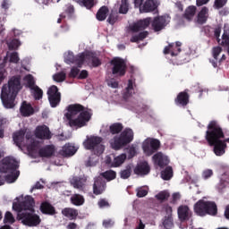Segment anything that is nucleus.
<instances>
[{
    "label": "nucleus",
    "mask_w": 229,
    "mask_h": 229,
    "mask_svg": "<svg viewBox=\"0 0 229 229\" xmlns=\"http://www.w3.org/2000/svg\"><path fill=\"white\" fill-rule=\"evenodd\" d=\"M205 139L208 146L213 147V151L216 157H223L226 153V141H225V131L219 122L212 120L207 126Z\"/></svg>",
    "instance_id": "f257e3e1"
},
{
    "label": "nucleus",
    "mask_w": 229,
    "mask_h": 229,
    "mask_svg": "<svg viewBox=\"0 0 229 229\" xmlns=\"http://www.w3.org/2000/svg\"><path fill=\"white\" fill-rule=\"evenodd\" d=\"M227 1L228 0H215V8H216V10L223 8Z\"/></svg>",
    "instance_id": "0e129e2a"
},
{
    "label": "nucleus",
    "mask_w": 229,
    "mask_h": 229,
    "mask_svg": "<svg viewBox=\"0 0 229 229\" xmlns=\"http://www.w3.org/2000/svg\"><path fill=\"white\" fill-rule=\"evenodd\" d=\"M165 212L166 216H165L163 220V226L165 229L173 228L174 223H173V208L169 205L165 207Z\"/></svg>",
    "instance_id": "4be33fe9"
},
{
    "label": "nucleus",
    "mask_w": 229,
    "mask_h": 229,
    "mask_svg": "<svg viewBox=\"0 0 229 229\" xmlns=\"http://www.w3.org/2000/svg\"><path fill=\"white\" fill-rule=\"evenodd\" d=\"M87 60H90L93 67H99L101 65V59L94 52H88L86 54Z\"/></svg>",
    "instance_id": "c756f323"
},
{
    "label": "nucleus",
    "mask_w": 229,
    "mask_h": 229,
    "mask_svg": "<svg viewBox=\"0 0 229 229\" xmlns=\"http://www.w3.org/2000/svg\"><path fill=\"white\" fill-rule=\"evenodd\" d=\"M110 64L112 65V74L114 76L123 78L126 74V61L121 57H114L110 61Z\"/></svg>",
    "instance_id": "6e6552de"
},
{
    "label": "nucleus",
    "mask_w": 229,
    "mask_h": 229,
    "mask_svg": "<svg viewBox=\"0 0 229 229\" xmlns=\"http://www.w3.org/2000/svg\"><path fill=\"white\" fill-rule=\"evenodd\" d=\"M108 7L106 5H103L100 7L96 14L97 19L102 22V21H105L108 15Z\"/></svg>",
    "instance_id": "473e14b6"
},
{
    "label": "nucleus",
    "mask_w": 229,
    "mask_h": 229,
    "mask_svg": "<svg viewBox=\"0 0 229 229\" xmlns=\"http://www.w3.org/2000/svg\"><path fill=\"white\" fill-rule=\"evenodd\" d=\"M80 6H84L87 10H92L96 5L94 0H75Z\"/></svg>",
    "instance_id": "a19ab883"
},
{
    "label": "nucleus",
    "mask_w": 229,
    "mask_h": 229,
    "mask_svg": "<svg viewBox=\"0 0 229 229\" xmlns=\"http://www.w3.org/2000/svg\"><path fill=\"white\" fill-rule=\"evenodd\" d=\"M21 205L23 207V210H30V212H34L33 208L35 207V199L28 195L24 198V200L21 201Z\"/></svg>",
    "instance_id": "c85d7f7f"
},
{
    "label": "nucleus",
    "mask_w": 229,
    "mask_h": 229,
    "mask_svg": "<svg viewBox=\"0 0 229 229\" xmlns=\"http://www.w3.org/2000/svg\"><path fill=\"white\" fill-rule=\"evenodd\" d=\"M214 174V172L211 169L205 170L202 174V176L204 180H208L212 175Z\"/></svg>",
    "instance_id": "69168bd1"
},
{
    "label": "nucleus",
    "mask_w": 229,
    "mask_h": 229,
    "mask_svg": "<svg viewBox=\"0 0 229 229\" xmlns=\"http://www.w3.org/2000/svg\"><path fill=\"white\" fill-rule=\"evenodd\" d=\"M149 24H151V18L140 20L138 22L132 24V26L131 27V31H132V33L143 31V30H146V28L149 27Z\"/></svg>",
    "instance_id": "f3484780"
},
{
    "label": "nucleus",
    "mask_w": 229,
    "mask_h": 229,
    "mask_svg": "<svg viewBox=\"0 0 229 229\" xmlns=\"http://www.w3.org/2000/svg\"><path fill=\"white\" fill-rule=\"evenodd\" d=\"M105 189H106V182H105L103 179L98 178L95 180L93 184V194L99 196V194H103V192H105Z\"/></svg>",
    "instance_id": "b1692460"
},
{
    "label": "nucleus",
    "mask_w": 229,
    "mask_h": 229,
    "mask_svg": "<svg viewBox=\"0 0 229 229\" xmlns=\"http://www.w3.org/2000/svg\"><path fill=\"white\" fill-rule=\"evenodd\" d=\"M67 110L65 117L71 128H83L92 119V110L86 108L81 104L70 105Z\"/></svg>",
    "instance_id": "f03ea898"
},
{
    "label": "nucleus",
    "mask_w": 229,
    "mask_h": 229,
    "mask_svg": "<svg viewBox=\"0 0 229 229\" xmlns=\"http://www.w3.org/2000/svg\"><path fill=\"white\" fill-rule=\"evenodd\" d=\"M19 46H21V41L17 38H13L8 43V48L10 49V51H13V49H18Z\"/></svg>",
    "instance_id": "864d4df0"
},
{
    "label": "nucleus",
    "mask_w": 229,
    "mask_h": 229,
    "mask_svg": "<svg viewBox=\"0 0 229 229\" xmlns=\"http://www.w3.org/2000/svg\"><path fill=\"white\" fill-rule=\"evenodd\" d=\"M30 94L31 96H33L35 101H40V99H42V98L44 97V90H42L40 87L36 86L35 88H32V89H30Z\"/></svg>",
    "instance_id": "e433bc0d"
},
{
    "label": "nucleus",
    "mask_w": 229,
    "mask_h": 229,
    "mask_svg": "<svg viewBox=\"0 0 229 229\" xmlns=\"http://www.w3.org/2000/svg\"><path fill=\"white\" fill-rule=\"evenodd\" d=\"M208 7H202L201 10L197 14V24H199L200 26H203V24H207V21H208Z\"/></svg>",
    "instance_id": "393cba45"
},
{
    "label": "nucleus",
    "mask_w": 229,
    "mask_h": 229,
    "mask_svg": "<svg viewBox=\"0 0 229 229\" xmlns=\"http://www.w3.org/2000/svg\"><path fill=\"white\" fill-rule=\"evenodd\" d=\"M80 74V70L78 67H72L71 69V72L69 73V78H78V75Z\"/></svg>",
    "instance_id": "680f3d73"
},
{
    "label": "nucleus",
    "mask_w": 229,
    "mask_h": 229,
    "mask_svg": "<svg viewBox=\"0 0 229 229\" xmlns=\"http://www.w3.org/2000/svg\"><path fill=\"white\" fill-rule=\"evenodd\" d=\"M40 212L47 216H55V214H56V209L53 205H51V203L44 201L40 205Z\"/></svg>",
    "instance_id": "cd10ccee"
},
{
    "label": "nucleus",
    "mask_w": 229,
    "mask_h": 229,
    "mask_svg": "<svg viewBox=\"0 0 229 229\" xmlns=\"http://www.w3.org/2000/svg\"><path fill=\"white\" fill-rule=\"evenodd\" d=\"M194 212L197 216H200V217L217 216V205H216V202L199 199L194 205Z\"/></svg>",
    "instance_id": "39448f33"
},
{
    "label": "nucleus",
    "mask_w": 229,
    "mask_h": 229,
    "mask_svg": "<svg viewBox=\"0 0 229 229\" xmlns=\"http://www.w3.org/2000/svg\"><path fill=\"white\" fill-rule=\"evenodd\" d=\"M119 20V13L115 11H112L107 18V22L114 26Z\"/></svg>",
    "instance_id": "09e8293b"
},
{
    "label": "nucleus",
    "mask_w": 229,
    "mask_h": 229,
    "mask_svg": "<svg viewBox=\"0 0 229 229\" xmlns=\"http://www.w3.org/2000/svg\"><path fill=\"white\" fill-rule=\"evenodd\" d=\"M76 147L71 145V143H66L62 149L59 150V155L64 158H69L76 154Z\"/></svg>",
    "instance_id": "5701e85b"
},
{
    "label": "nucleus",
    "mask_w": 229,
    "mask_h": 229,
    "mask_svg": "<svg viewBox=\"0 0 229 229\" xmlns=\"http://www.w3.org/2000/svg\"><path fill=\"white\" fill-rule=\"evenodd\" d=\"M18 217L26 226H38L41 223L40 216L33 213L22 212L18 215Z\"/></svg>",
    "instance_id": "1a4fd4ad"
},
{
    "label": "nucleus",
    "mask_w": 229,
    "mask_h": 229,
    "mask_svg": "<svg viewBox=\"0 0 229 229\" xmlns=\"http://www.w3.org/2000/svg\"><path fill=\"white\" fill-rule=\"evenodd\" d=\"M131 176V165H127L125 169L120 172V177L123 180H128Z\"/></svg>",
    "instance_id": "c03bdc74"
},
{
    "label": "nucleus",
    "mask_w": 229,
    "mask_h": 229,
    "mask_svg": "<svg viewBox=\"0 0 229 229\" xmlns=\"http://www.w3.org/2000/svg\"><path fill=\"white\" fill-rule=\"evenodd\" d=\"M85 149L91 151L94 155L99 157L105 153V145L103 144V139L99 136H87L83 141Z\"/></svg>",
    "instance_id": "423d86ee"
},
{
    "label": "nucleus",
    "mask_w": 229,
    "mask_h": 229,
    "mask_svg": "<svg viewBox=\"0 0 229 229\" xmlns=\"http://www.w3.org/2000/svg\"><path fill=\"white\" fill-rule=\"evenodd\" d=\"M153 162L155 165L160 167V169H164V167H167L169 165V157L164 155L162 152H157L152 157Z\"/></svg>",
    "instance_id": "ddd939ff"
},
{
    "label": "nucleus",
    "mask_w": 229,
    "mask_h": 229,
    "mask_svg": "<svg viewBox=\"0 0 229 229\" xmlns=\"http://www.w3.org/2000/svg\"><path fill=\"white\" fill-rule=\"evenodd\" d=\"M151 168L149 167L148 162H143L140 165H138L133 170L134 174H140V176H146V174H149Z\"/></svg>",
    "instance_id": "bb28decb"
},
{
    "label": "nucleus",
    "mask_w": 229,
    "mask_h": 229,
    "mask_svg": "<svg viewBox=\"0 0 229 229\" xmlns=\"http://www.w3.org/2000/svg\"><path fill=\"white\" fill-rule=\"evenodd\" d=\"M161 178L166 182L173 178V167L166 166L165 170L161 172Z\"/></svg>",
    "instance_id": "ea45409f"
},
{
    "label": "nucleus",
    "mask_w": 229,
    "mask_h": 229,
    "mask_svg": "<svg viewBox=\"0 0 229 229\" xmlns=\"http://www.w3.org/2000/svg\"><path fill=\"white\" fill-rule=\"evenodd\" d=\"M10 6H12V3L10 2V0H3L1 4L2 10H4V12H8Z\"/></svg>",
    "instance_id": "13d9d810"
},
{
    "label": "nucleus",
    "mask_w": 229,
    "mask_h": 229,
    "mask_svg": "<svg viewBox=\"0 0 229 229\" xmlns=\"http://www.w3.org/2000/svg\"><path fill=\"white\" fill-rule=\"evenodd\" d=\"M48 101L50 104V106L52 108H56L58 105H60V101H62V93L58 91V87L53 85L51 86L47 92Z\"/></svg>",
    "instance_id": "9d476101"
},
{
    "label": "nucleus",
    "mask_w": 229,
    "mask_h": 229,
    "mask_svg": "<svg viewBox=\"0 0 229 229\" xmlns=\"http://www.w3.org/2000/svg\"><path fill=\"white\" fill-rule=\"evenodd\" d=\"M21 89V77L17 76H13L8 81V83L2 87L1 100L5 108H13L15 106V98Z\"/></svg>",
    "instance_id": "7ed1b4c3"
},
{
    "label": "nucleus",
    "mask_w": 229,
    "mask_h": 229,
    "mask_svg": "<svg viewBox=\"0 0 229 229\" xmlns=\"http://www.w3.org/2000/svg\"><path fill=\"white\" fill-rule=\"evenodd\" d=\"M24 81H26V87H28V89H30V90L38 87L37 85H35V78L31 74L26 75Z\"/></svg>",
    "instance_id": "de8ad7c7"
},
{
    "label": "nucleus",
    "mask_w": 229,
    "mask_h": 229,
    "mask_svg": "<svg viewBox=\"0 0 229 229\" xmlns=\"http://www.w3.org/2000/svg\"><path fill=\"white\" fill-rule=\"evenodd\" d=\"M145 196H148V190H146L144 188L137 189V197L138 198H144Z\"/></svg>",
    "instance_id": "e2e57ef3"
},
{
    "label": "nucleus",
    "mask_w": 229,
    "mask_h": 229,
    "mask_svg": "<svg viewBox=\"0 0 229 229\" xmlns=\"http://www.w3.org/2000/svg\"><path fill=\"white\" fill-rule=\"evenodd\" d=\"M124 130V126L121 123H114L109 126V131L112 135H117Z\"/></svg>",
    "instance_id": "4c0bfd02"
},
{
    "label": "nucleus",
    "mask_w": 229,
    "mask_h": 229,
    "mask_svg": "<svg viewBox=\"0 0 229 229\" xmlns=\"http://www.w3.org/2000/svg\"><path fill=\"white\" fill-rule=\"evenodd\" d=\"M171 194L167 191H162L159 193H157L155 198L157 199V201H160L161 203H164V201H167L169 199Z\"/></svg>",
    "instance_id": "79ce46f5"
},
{
    "label": "nucleus",
    "mask_w": 229,
    "mask_h": 229,
    "mask_svg": "<svg viewBox=\"0 0 229 229\" xmlns=\"http://www.w3.org/2000/svg\"><path fill=\"white\" fill-rule=\"evenodd\" d=\"M25 135H26V132H24V131H19L13 134V139L16 146H18V148H21V146H22V142H24Z\"/></svg>",
    "instance_id": "7c9ffc66"
},
{
    "label": "nucleus",
    "mask_w": 229,
    "mask_h": 229,
    "mask_svg": "<svg viewBox=\"0 0 229 229\" xmlns=\"http://www.w3.org/2000/svg\"><path fill=\"white\" fill-rule=\"evenodd\" d=\"M55 145H47L39 148L38 155L41 158H51L55 156Z\"/></svg>",
    "instance_id": "6ab92c4d"
},
{
    "label": "nucleus",
    "mask_w": 229,
    "mask_h": 229,
    "mask_svg": "<svg viewBox=\"0 0 229 229\" xmlns=\"http://www.w3.org/2000/svg\"><path fill=\"white\" fill-rule=\"evenodd\" d=\"M4 223H9V225H13L15 223V217L10 211H6L4 218Z\"/></svg>",
    "instance_id": "603ef678"
},
{
    "label": "nucleus",
    "mask_w": 229,
    "mask_h": 229,
    "mask_svg": "<svg viewBox=\"0 0 229 229\" xmlns=\"http://www.w3.org/2000/svg\"><path fill=\"white\" fill-rule=\"evenodd\" d=\"M86 58L87 55H85V53L79 54L75 55L73 64H75V65H77L78 67H82L83 64H85Z\"/></svg>",
    "instance_id": "49530a36"
},
{
    "label": "nucleus",
    "mask_w": 229,
    "mask_h": 229,
    "mask_svg": "<svg viewBox=\"0 0 229 229\" xmlns=\"http://www.w3.org/2000/svg\"><path fill=\"white\" fill-rule=\"evenodd\" d=\"M71 203L75 207H81L85 203V198L80 194H73L71 199Z\"/></svg>",
    "instance_id": "f704fd0d"
},
{
    "label": "nucleus",
    "mask_w": 229,
    "mask_h": 229,
    "mask_svg": "<svg viewBox=\"0 0 229 229\" xmlns=\"http://www.w3.org/2000/svg\"><path fill=\"white\" fill-rule=\"evenodd\" d=\"M182 42L176 41L174 43H170L164 49V55H171V56H178V53H182Z\"/></svg>",
    "instance_id": "dca6fc26"
},
{
    "label": "nucleus",
    "mask_w": 229,
    "mask_h": 229,
    "mask_svg": "<svg viewBox=\"0 0 229 229\" xmlns=\"http://www.w3.org/2000/svg\"><path fill=\"white\" fill-rule=\"evenodd\" d=\"M131 90H133V81L131 79H130L128 81V85L126 88V91L123 95L124 99H128V98H131V96L132 95Z\"/></svg>",
    "instance_id": "8fccbe9b"
},
{
    "label": "nucleus",
    "mask_w": 229,
    "mask_h": 229,
    "mask_svg": "<svg viewBox=\"0 0 229 229\" xmlns=\"http://www.w3.org/2000/svg\"><path fill=\"white\" fill-rule=\"evenodd\" d=\"M134 3V8H139L140 12V8H142L144 4V0H133Z\"/></svg>",
    "instance_id": "774afa93"
},
{
    "label": "nucleus",
    "mask_w": 229,
    "mask_h": 229,
    "mask_svg": "<svg viewBox=\"0 0 229 229\" xmlns=\"http://www.w3.org/2000/svg\"><path fill=\"white\" fill-rule=\"evenodd\" d=\"M98 205L99 208H105L110 207V203H108V200L106 199H100L98 202Z\"/></svg>",
    "instance_id": "052dcab7"
},
{
    "label": "nucleus",
    "mask_w": 229,
    "mask_h": 229,
    "mask_svg": "<svg viewBox=\"0 0 229 229\" xmlns=\"http://www.w3.org/2000/svg\"><path fill=\"white\" fill-rule=\"evenodd\" d=\"M221 53H223V47H213L212 55H213V58H215V60H217V56H219V55H221Z\"/></svg>",
    "instance_id": "6e6d98bb"
},
{
    "label": "nucleus",
    "mask_w": 229,
    "mask_h": 229,
    "mask_svg": "<svg viewBox=\"0 0 229 229\" xmlns=\"http://www.w3.org/2000/svg\"><path fill=\"white\" fill-rule=\"evenodd\" d=\"M129 10H130V2L128 0H121L119 13L126 15Z\"/></svg>",
    "instance_id": "37998d69"
},
{
    "label": "nucleus",
    "mask_w": 229,
    "mask_h": 229,
    "mask_svg": "<svg viewBox=\"0 0 229 229\" xmlns=\"http://www.w3.org/2000/svg\"><path fill=\"white\" fill-rule=\"evenodd\" d=\"M148 35H149V33L148 31H142L137 35L132 34L130 38V42H131V43L140 42V41L144 40V38H147Z\"/></svg>",
    "instance_id": "c9c22d12"
},
{
    "label": "nucleus",
    "mask_w": 229,
    "mask_h": 229,
    "mask_svg": "<svg viewBox=\"0 0 229 229\" xmlns=\"http://www.w3.org/2000/svg\"><path fill=\"white\" fill-rule=\"evenodd\" d=\"M151 26L154 31H162L165 26H167V17L166 16H157L152 21Z\"/></svg>",
    "instance_id": "2eb2a0df"
},
{
    "label": "nucleus",
    "mask_w": 229,
    "mask_h": 229,
    "mask_svg": "<svg viewBox=\"0 0 229 229\" xmlns=\"http://www.w3.org/2000/svg\"><path fill=\"white\" fill-rule=\"evenodd\" d=\"M71 185H72L74 189H79L80 191H81V189H83L85 185V180L78 176L72 177V179L71 180Z\"/></svg>",
    "instance_id": "72a5a7b5"
},
{
    "label": "nucleus",
    "mask_w": 229,
    "mask_h": 229,
    "mask_svg": "<svg viewBox=\"0 0 229 229\" xmlns=\"http://www.w3.org/2000/svg\"><path fill=\"white\" fill-rule=\"evenodd\" d=\"M196 10L198 8L194 5H190L185 9L183 17L186 19V21H192L194 15H196Z\"/></svg>",
    "instance_id": "2f4dec72"
},
{
    "label": "nucleus",
    "mask_w": 229,
    "mask_h": 229,
    "mask_svg": "<svg viewBox=\"0 0 229 229\" xmlns=\"http://www.w3.org/2000/svg\"><path fill=\"white\" fill-rule=\"evenodd\" d=\"M126 154H121L117 157H115L113 160V162L111 163V167H121V165L123 162H126Z\"/></svg>",
    "instance_id": "58836bf2"
},
{
    "label": "nucleus",
    "mask_w": 229,
    "mask_h": 229,
    "mask_svg": "<svg viewBox=\"0 0 229 229\" xmlns=\"http://www.w3.org/2000/svg\"><path fill=\"white\" fill-rule=\"evenodd\" d=\"M101 176L107 180V182H112V180H115L117 174L114 170H108L101 174Z\"/></svg>",
    "instance_id": "a18cd8bd"
},
{
    "label": "nucleus",
    "mask_w": 229,
    "mask_h": 229,
    "mask_svg": "<svg viewBox=\"0 0 229 229\" xmlns=\"http://www.w3.org/2000/svg\"><path fill=\"white\" fill-rule=\"evenodd\" d=\"M17 169H19V162L15 158L6 157L0 162V173H9L4 179L7 183L17 182V178L21 175V172Z\"/></svg>",
    "instance_id": "20e7f679"
},
{
    "label": "nucleus",
    "mask_w": 229,
    "mask_h": 229,
    "mask_svg": "<svg viewBox=\"0 0 229 229\" xmlns=\"http://www.w3.org/2000/svg\"><path fill=\"white\" fill-rule=\"evenodd\" d=\"M131 142H133V130L126 128L119 136L114 137V140L111 142V147L113 149H115V151H118V149L126 148V145Z\"/></svg>",
    "instance_id": "0eeeda50"
},
{
    "label": "nucleus",
    "mask_w": 229,
    "mask_h": 229,
    "mask_svg": "<svg viewBox=\"0 0 229 229\" xmlns=\"http://www.w3.org/2000/svg\"><path fill=\"white\" fill-rule=\"evenodd\" d=\"M177 214L182 223H183L184 221H189V219H191V213L189 206H180L177 209Z\"/></svg>",
    "instance_id": "aec40b11"
},
{
    "label": "nucleus",
    "mask_w": 229,
    "mask_h": 229,
    "mask_svg": "<svg viewBox=\"0 0 229 229\" xmlns=\"http://www.w3.org/2000/svg\"><path fill=\"white\" fill-rule=\"evenodd\" d=\"M65 78H67V75L64 72H60L58 73H55L53 76L54 81H57V83H62V81H65Z\"/></svg>",
    "instance_id": "3c124183"
},
{
    "label": "nucleus",
    "mask_w": 229,
    "mask_h": 229,
    "mask_svg": "<svg viewBox=\"0 0 229 229\" xmlns=\"http://www.w3.org/2000/svg\"><path fill=\"white\" fill-rule=\"evenodd\" d=\"M63 216L69 219V221H76L78 219L79 212L74 208H64L62 212Z\"/></svg>",
    "instance_id": "a878e982"
},
{
    "label": "nucleus",
    "mask_w": 229,
    "mask_h": 229,
    "mask_svg": "<svg viewBox=\"0 0 229 229\" xmlns=\"http://www.w3.org/2000/svg\"><path fill=\"white\" fill-rule=\"evenodd\" d=\"M9 58H10L9 62L11 64H19V60H20L19 53H17V52L11 53L10 55H9Z\"/></svg>",
    "instance_id": "5fc2aeb1"
},
{
    "label": "nucleus",
    "mask_w": 229,
    "mask_h": 229,
    "mask_svg": "<svg viewBox=\"0 0 229 229\" xmlns=\"http://www.w3.org/2000/svg\"><path fill=\"white\" fill-rule=\"evenodd\" d=\"M158 8L157 0H146L143 3L142 8H140V13H149L155 12Z\"/></svg>",
    "instance_id": "a211bd4d"
},
{
    "label": "nucleus",
    "mask_w": 229,
    "mask_h": 229,
    "mask_svg": "<svg viewBox=\"0 0 229 229\" xmlns=\"http://www.w3.org/2000/svg\"><path fill=\"white\" fill-rule=\"evenodd\" d=\"M36 139H40L41 140H49L51 139V131L47 125H39L35 130Z\"/></svg>",
    "instance_id": "f8f14e48"
},
{
    "label": "nucleus",
    "mask_w": 229,
    "mask_h": 229,
    "mask_svg": "<svg viewBox=\"0 0 229 229\" xmlns=\"http://www.w3.org/2000/svg\"><path fill=\"white\" fill-rule=\"evenodd\" d=\"M75 55L72 52H68L64 57V62L66 64H74Z\"/></svg>",
    "instance_id": "4d7b16f0"
},
{
    "label": "nucleus",
    "mask_w": 229,
    "mask_h": 229,
    "mask_svg": "<svg viewBox=\"0 0 229 229\" xmlns=\"http://www.w3.org/2000/svg\"><path fill=\"white\" fill-rule=\"evenodd\" d=\"M191 95H189V89L181 91L174 99V103L177 106H182L185 108L189 105Z\"/></svg>",
    "instance_id": "4468645a"
},
{
    "label": "nucleus",
    "mask_w": 229,
    "mask_h": 229,
    "mask_svg": "<svg viewBox=\"0 0 229 229\" xmlns=\"http://www.w3.org/2000/svg\"><path fill=\"white\" fill-rule=\"evenodd\" d=\"M13 209L15 210L16 212H22V210H24L22 202H13Z\"/></svg>",
    "instance_id": "bf43d9fd"
},
{
    "label": "nucleus",
    "mask_w": 229,
    "mask_h": 229,
    "mask_svg": "<svg viewBox=\"0 0 229 229\" xmlns=\"http://www.w3.org/2000/svg\"><path fill=\"white\" fill-rule=\"evenodd\" d=\"M20 114L22 117H31L33 114H35V108L31 104L28 103L27 101H23L20 107Z\"/></svg>",
    "instance_id": "412c9836"
},
{
    "label": "nucleus",
    "mask_w": 229,
    "mask_h": 229,
    "mask_svg": "<svg viewBox=\"0 0 229 229\" xmlns=\"http://www.w3.org/2000/svg\"><path fill=\"white\" fill-rule=\"evenodd\" d=\"M159 148L160 140H146L142 145V149L147 157H151V155L157 153Z\"/></svg>",
    "instance_id": "9b49d317"
},
{
    "label": "nucleus",
    "mask_w": 229,
    "mask_h": 229,
    "mask_svg": "<svg viewBox=\"0 0 229 229\" xmlns=\"http://www.w3.org/2000/svg\"><path fill=\"white\" fill-rule=\"evenodd\" d=\"M89 78V72L87 70H82L78 75V80H87Z\"/></svg>",
    "instance_id": "338daca9"
}]
</instances>
